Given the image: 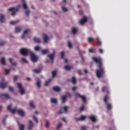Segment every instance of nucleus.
Segmentation results:
<instances>
[{
	"label": "nucleus",
	"instance_id": "64",
	"mask_svg": "<svg viewBox=\"0 0 130 130\" xmlns=\"http://www.w3.org/2000/svg\"><path fill=\"white\" fill-rule=\"evenodd\" d=\"M62 120H63V121H64V122H67V120H66L65 117L62 118Z\"/></svg>",
	"mask_w": 130,
	"mask_h": 130
},
{
	"label": "nucleus",
	"instance_id": "35",
	"mask_svg": "<svg viewBox=\"0 0 130 130\" xmlns=\"http://www.w3.org/2000/svg\"><path fill=\"white\" fill-rule=\"evenodd\" d=\"M51 102L52 103H54L55 104H57V100L55 99H51Z\"/></svg>",
	"mask_w": 130,
	"mask_h": 130
},
{
	"label": "nucleus",
	"instance_id": "4",
	"mask_svg": "<svg viewBox=\"0 0 130 130\" xmlns=\"http://www.w3.org/2000/svg\"><path fill=\"white\" fill-rule=\"evenodd\" d=\"M17 87L19 90V93L21 95H24L25 94V89L22 87V84L20 83H17Z\"/></svg>",
	"mask_w": 130,
	"mask_h": 130
},
{
	"label": "nucleus",
	"instance_id": "34",
	"mask_svg": "<svg viewBox=\"0 0 130 130\" xmlns=\"http://www.w3.org/2000/svg\"><path fill=\"white\" fill-rule=\"evenodd\" d=\"M48 53V50L45 49V50H43L42 51V54L43 55H44V54H46V53Z\"/></svg>",
	"mask_w": 130,
	"mask_h": 130
},
{
	"label": "nucleus",
	"instance_id": "56",
	"mask_svg": "<svg viewBox=\"0 0 130 130\" xmlns=\"http://www.w3.org/2000/svg\"><path fill=\"white\" fill-rule=\"evenodd\" d=\"M21 59H22V61H23V62H25V63H28V61H27V60H26V59L22 58Z\"/></svg>",
	"mask_w": 130,
	"mask_h": 130
},
{
	"label": "nucleus",
	"instance_id": "49",
	"mask_svg": "<svg viewBox=\"0 0 130 130\" xmlns=\"http://www.w3.org/2000/svg\"><path fill=\"white\" fill-rule=\"evenodd\" d=\"M60 55L62 59H63V57H64V52H61L60 53Z\"/></svg>",
	"mask_w": 130,
	"mask_h": 130
},
{
	"label": "nucleus",
	"instance_id": "27",
	"mask_svg": "<svg viewBox=\"0 0 130 130\" xmlns=\"http://www.w3.org/2000/svg\"><path fill=\"white\" fill-rule=\"evenodd\" d=\"M29 106L31 107V108L35 109V106H34V102H33V101L29 102Z\"/></svg>",
	"mask_w": 130,
	"mask_h": 130
},
{
	"label": "nucleus",
	"instance_id": "28",
	"mask_svg": "<svg viewBox=\"0 0 130 130\" xmlns=\"http://www.w3.org/2000/svg\"><path fill=\"white\" fill-rule=\"evenodd\" d=\"M34 41H35V42H36V43H40L41 41H40V39L38 38H36L35 37L34 38Z\"/></svg>",
	"mask_w": 130,
	"mask_h": 130
},
{
	"label": "nucleus",
	"instance_id": "11",
	"mask_svg": "<svg viewBox=\"0 0 130 130\" xmlns=\"http://www.w3.org/2000/svg\"><path fill=\"white\" fill-rule=\"evenodd\" d=\"M0 98H5V99H10L11 97L8 93H1L0 94Z\"/></svg>",
	"mask_w": 130,
	"mask_h": 130
},
{
	"label": "nucleus",
	"instance_id": "42",
	"mask_svg": "<svg viewBox=\"0 0 130 130\" xmlns=\"http://www.w3.org/2000/svg\"><path fill=\"white\" fill-rule=\"evenodd\" d=\"M52 75L53 78H55V76H56V71H52Z\"/></svg>",
	"mask_w": 130,
	"mask_h": 130
},
{
	"label": "nucleus",
	"instance_id": "38",
	"mask_svg": "<svg viewBox=\"0 0 130 130\" xmlns=\"http://www.w3.org/2000/svg\"><path fill=\"white\" fill-rule=\"evenodd\" d=\"M19 22V20H16V21H11L10 22V24H11V25H15L16 24H17V23H18Z\"/></svg>",
	"mask_w": 130,
	"mask_h": 130
},
{
	"label": "nucleus",
	"instance_id": "1",
	"mask_svg": "<svg viewBox=\"0 0 130 130\" xmlns=\"http://www.w3.org/2000/svg\"><path fill=\"white\" fill-rule=\"evenodd\" d=\"M92 60L95 62V63H99V69L95 71V74L97 78L100 79L104 77L105 74V70L102 66V59L100 57L96 58V57H92Z\"/></svg>",
	"mask_w": 130,
	"mask_h": 130
},
{
	"label": "nucleus",
	"instance_id": "3",
	"mask_svg": "<svg viewBox=\"0 0 130 130\" xmlns=\"http://www.w3.org/2000/svg\"><path fill=\"white\" fill-rule=\"evenodd\" d=\"M28 52L29 50L24 48H21L20 50V53L21 54V55H23V56H27Z\"/></svg>",
	"mask_w": 130,
	"mask_h": 130
},
{
	"label": "nucleus",
	"instance_id": "16",
	"mask_svg": "<svg viewBox=\"0 0 130 130\" xmlns=\"http://www.w3.org/2000/svg\"><path fill=\"white\" fill-rule=\"evenodd\" d=\"M102 91V92H106L107 94H109V90L107 86H103Z\"/></svg>",
	"mask_w": 130,
	"mask_h": 130
},
{
	"label": "nucleus",
	"instance_id": "46",
	"mask_svg": "<svg viewBox=\"0 0 130 130\" xmlns=\"http://www.w3.org/2000/svg\"><path fill=\"white\" fill-rule=\"evenodd\" d=\"M93 40H94L93 38H88V39H87V41H88V43H90L91 42V41H93Z\"/></svg>",
	"mask_w": 130,
	"mask_h": 130
},
{
	"label": "nucleus",
	"instance_id": "22",
	"mask_svg": "<svg viewBox=\"0 0 130 130\" xmlns=\"http://www.w3.org/2000/svg\"><path fill=\"white\" fill-rule=\"evenodd\" d=\"M41 71H42V69L41 68L33 70V72H34V73H35L36 74H40V73H41Z\"/></svg>",
	"mask_w": 130,
	"mask_h": 130
},
{
	"label": "nucleus",
	"instance_id": "39",
	"mask_svg": "<svg viewBox=\"0 0 130 130\" xmlns=\"http://www.w3.org/2000/svg\"><path fill=\"white\" fill-rule=\"evenodd\" d=\"M72 33L74 35L77 33V28L76 27H73L72 28Z\"/></svg>",
	"mask_w": 130,
	"mask_h": 130
},
{
	"label": "nucleus",
	"instance_id": "50",
	"mask_svg": "<svg viewBox=\"0 0 130 130\" xmlns=\"http://www.w3.org/2000/svg\"><path fill=\"white\" fill-rule=\"evenodd\" d=\"M4 71L5 72L6 75H9V74H10V70L7 69H4Z\"/></svg>",
	"mask_w": 130,
	"mask_h": 130
},
{
	"label": "nucleus",
	"instance_id": "47",
	"mask_svg": "<svg viewBox=\"0 0 130 130\" xmlns=\"http://www.w3.org/2000/svg\"><path fill=\"white\" fill-rule=\"evenodd\" d=\"M33 119L34 120H35V121H36V123H38V119L36 118V117L35 116H33Z\"/></svg>",
	"mask_w": 130,
	"mask_h": 130
},
{
	"label": "nucleus",
	"instance_id": "58",
	"mask_svg": "<svg viewBox=\"0 0 130 130\" xmlns=\"http://www.w3.org/2000/svg\"><path fill=\"white\" fill-rule=\"evenodd\" d=\"M17 80H18V76H15L14 77V82H16V81H17Z\"/></svg>",
	"mask_w": 130,
	"mask_h": 130
},
{
	"label": "nucleus",
	"instance_id": "36",
	"mask_svg": "<svg viewBox=\"0 0 130 130\" xmlns=\"http://www.w3.org/2000/svg\"><path fill=\"white\" fill-rule=\"evenodd\" d=\"M1 62H2V64H3V66L6 65V60H5V57H2L1 58Z\"/></svg>",
	"mask_w": 130,
	"mask_h": 130
},
{
	"label": "nucleus",
	"instance_id": "51",
	"mask_svg": "<svg viewBox=\"0 0 130 130\" xmlns=\"http://www.w3.org/2000/svg\"><path fill=\"white\" fill-rule=\"evenodd\" d=\"M65 96H66V98L67 97H69V98H71V97H72V94H71V93H70L69 92H67Z\"/></svg>",
	"mask_w": 130,
	"mask_h": 130
},
{
	"label": "nucleus",
	"instance_id": "15",
	"mask_svg": "<svg viewBox=\"0 0 130 130\" xmlns=\"http://www.w3.org/2000/svg\"><path fill=\"white\" fill-rule=\"evenodd\" d=\"M85 119H86V116H84V115H81L80 116V118H75V120H76V121H80V120L83 121V120H85Z\"/></svg>",
	"mask_w": 130,
	"mask_h": 130
},
{
	"label": "nucleus",
	"instance_id": "44",
	"mask_svg": "<svg viewBox=\"0 0 130 130\" xmlns=\"http://www.w3.org/2000/svg\"><path fill=\"white\" fill-rule=\"evenodd\" d=\"M68 108H69L68 107V106H64L63 107V110H64L65 113H67V112H68Z\"/></svg>",
	"mask_w": 130,
	"mask_h": 130
},
{
	"label": "nucleus",
	"instance_id": "37",
	"mask_svg": "<svg viewBox=\"0 0 130 130\" xmlns=\"http://www.w3.org/2000/svg\"><path fill=\"white\" fill-rule=\"evenodd\" d=\"M72 82L73 83V84H76V83H77V80H76L75 77H73L72 78Z\"/></svg>",
	"mask_w": 130,
	"mask_h": 130
},
{
	"label": "nucleus",
	"instance_id": "45",
	"mask_svg": "<svg viewBox=\"0 0 130 130\" xmlns=\"http://www.w3.org/2000/svg\"><path fill=\"white\" fill-rule=\"evenodd\" d=\"M35 50L36 51H39V50H40V47L37 46L35 47Z\"/></svg>",
	"mask_w": 130,
	"mask_h": 130
},
{
	"label": "nucleus",
	"instance_id": "17",
	"mask_svg": "<svg viewBox=\"0 0 130 130\" xmlns=\"http://www.w3.org/2000/svg\"><path fill=\"white\" fill-rule=\"evenodd\" d=\"M34 126V124H33V122L31 120L29 121V125H28V129L31 130Z\"/></svg>",
	"mask_w": 130,
	"mask_h": 130
},
{
	"label": "nucleus",
	"instance_id": "53",
	"mask_svg": "<svg viewBox=\"0 0 130 130\" xmlns=\"http://www.w3.org/2000/svg\"><path fill=\"white\" fill-rule=\"evenodd\" d=\"M62 124L61 123H60L57 126V129H59L60 127H61Z\"/></svg>",
	"mask_w": 130,
	"mask_h": 130
},
{
	"label": "nucleus",
	"instance_id": "62",
	"mask_svg": "<svg viewBox=\"0 0 130 130\" xmlns=\"http://www.w3.org/2000/svg\"><path fill=\"white\" fill-rule=\"evenodd\" d=\"M76 89H77V87H76V86L73 87L72 88V90L73 91H75V90H76Z\"/></svg>",
	"mask_w": 130,
	"mask_h": 130
},
{
	"label": "nucleus",
	"instance_id": "60",
	"mask_svg": "<svg viewBox=\"0 0 130 130\" xmlns=\"http://www.w3.org/2000/svg\"><path fill=\"white\" fill-rule=\"evenodd\" d=\"M78 75H83V74H82V72H81V70H79L78 71Z\"/></svg>",
	"mask_w": 130,
	"mask_h": 130
},
{
	"label": "nucleus",
	"instance_id": "5",
	"mask_svg": "<svg viewBox=\"0 0 130 130\" xmlns=\"http://www.w3.org/2000/svg\"><path fill=\"white\" fill-rule=\"evenodd\" d=\"M30 58L32 62H37V60H38V57H37V56H36V55H35V54H34V53H31Z\"/></svg>",
	"mask_w": 130,
	"mask_h": 130
},
{
	"label": "nucleus",
	"instance_id": "24",
	"mask_svg": "<svg viewBox=\"0 0 130 130\" xmlns=\"http://www.w3.org/2000/svg\"><path fill=\"white\" fill-rule=\"evenodd\" d=\"M9 61L13 67H16V66H17V62H15L13 63V58H9Z\"/></svg>",
	"mask_w": 130,
	"mask_h": 130
},
{
	"label": "nucleus",
	"instance_id": "18",
	"mask_svg": "<svg viewBox=\"0 0 130 130\" xmlns=\"http://www.w3.org/2000/svg\"><path fill=\"white\" fill-rule=\"evenodd\" d=\"M22 2L23 3L22 7L24 10H27L28 9V6H27V4H26V2L25 0H22Z\"/></svg>",
	"mask_w": 130,
	"mask_h": 130
},
{
	"label": "nucleus",
	"instance_id": "26",
	"mask_svg": "<svg viewBox=\"0 0 130 130\" xmlns=\"http://www.w3.org/2000/svg\"><path fill=\"white\" fill-rule=\"evenodd\" d=\"M15 33H19L21 32V30H22V28L21 27H15Z\"/></svg>",
	"mask_w": 130,
	"mask_h": 130
},
{
	"label": "nucleus",
	"instance_id": "52",
	"mask_svg": "<svg viewBox=\"0 0 130 130\" xmlns=\"http://www.w3.org/2000/svg\"><path fill=\"white\" fill-rule=\"evenodd\" d=\"M9 91H10V92H13L14 91V88L12 87L9 86Z\"/></svg>",
	"mask_w": 130,
	"mask_h": 130
},
{
	"label": "nucleus",
	"instance_id": "33",
	"mask_svg": "<svg viewBox=\"0 0 130 130\" xmlns=\"http://www.w3.org/2000/svg\"><path fill=\"white\" fill-rule=\"evenodd\" d=\"M89 52H90V53H95L96 52V51L95 50V49H89L88 50Z\"/></svg>",
	"mask_w": 130,
	"mask_h": 130
},
{
	"label": "nucleus",
	"instance_id": "59",
	"mask_svg": "<svg viewBox=\"0 0 130 130\" xmlns=\"http://www.w3.org/2000/svg\"><path fill=\"white\" fill-rule=\"evenodd\" d=\"M85 109V108L84 107V106L82 105L80 109V111H83V110H84V109Z\"/></svg>",
	"mask_w": 130,
	"mask_h": 130
},
{
	"label": "nucleus",
	"instance_id": "20",
	"mask_svg": "<svg viewBox=\"0 0 130 130\" xmlns=\"http://www.w3.org/2000/svg\"><path fill=\"white\" fill-rule=\"evenodd\" d=\"M17 124L19 125V130H24V129L25 128H24V125L23 124H20L19 121H17Z\"/></svg>",
	"mask_w": 130,
	"mask_h": 130
},
{
	"label": "nucleus",
	"instance_id": "14",
	"mask_svg": "<svg viewBox=\"0 0 130 130\" xmlns=\"http://www.w3.org/2000/svg\"><path fill=\"white\" fill-rule=\"evenodd\" d=\"M17 112L20 115V116H25V113L24 112V111L21 109H18L17 110Z\"/></svg>",
	"mask_w": 130,
	"mask_h": 130
},
{
	"label": "nucleus",
	"instance_id": "31",
	"mask_svg": "<svg viewBox=\"0 0 130 130\" xmlns=\"http://www.w3.org/2000/svg\"><path fill=\"white\" fill-rule=\"evenodd\" d=\"M67 99V96L66 95H63L61 96V101H62V103L63 104L64 102H66V100Z\"/></svg>",
	"mask_w": 130,
	"mask_h": 130
},
{
	"label": "nucleus",
	"instance_id": "8",
	"mask_svg": "<svg viewBox=\"0 0 130 130\" xmlns=\"http://www.w3.org/2000/svg\"><path fill=\"white\" fill-rule=\"evenodd\" d=\"M76 95L78 96L79 98L81 99V100L83 101L84 103H86V102H87V99L86 98V96H85V95H82L78 93H76Z\"/></svg>",
	"mask_w": 130,
	"mask_h": 130
},
{
	"label": "nucleus",
	"instance_id": "13",
	"mask_svg": "<svg viewBox=\"0 0 130 130\" xmlns=\"http://www.w3.org/2000/svg\"><path fill=\"white\" fill-rule=\"evenodd\" d=\"M88 118L90 119L92 122H96V121H97V118H96V116L93 115H91L88 116Z\"/></svg>",
	"mask_w": 130,
	"mask_h": 130
},
{
	"label": "nucleus",
	"instance_id": "63",
	"mask_svg": "<svg viewBox=\"0 0 130 130\" xmlns=\"http://www.w3.org/2000/svg\"><path fill=\"white\" fill-rule=\"evenodd\" d=\"M99 52L100 53H103V50H102V49H99Z\"/></svg>",
	"mask_w": 130,
	"mask_h": 130
},
{
	"label": "nucleus",
	"instance_id": "6",
	"mask_svg": "<svg viewBox=\"0 0 130 130\" xmlns=\"http://www.w3.org/2000/svg\"><path fill=\"white\" fill-rule=\"evenodd\" d=\"M19 9L15 8H11L8 9L9 12H12L11 13L12 16H15L16 15V12H18Z\"/></svg>",
	"mask_w": 130,
	"mask_h": 130
},
{
	"label": "nucleus",
	"instance_id": "55",
	"mask_svg": "<svg viewBox=\"0 0 130 130\" xmlns=\"http://www.w3.org/2000/svg\"><path fill=\"white\" fill-rule=\"evenodd\" d=\"M62 10L63 12H67L68 11V9H67L66 7H62Z\"/></svg>",
	"mask_w": 130,
	"mask_h": 130
},
{
	"label": "nucleus",
	"instance_id": "7",
	"mask_svg": "<svg viewBox=\"0 0 130 130\" xmlns=\"http://www.w3.org/2000/svg\"><path fill=\"white\" fill-rule=\"evenodd\" d=\"M2 80L3 82H0V88L2 89H5V88H6L8 85V82L4 81V78L2 79Z\"/></svg>",
	"mask_w": 130,
	"mask_h": 130
},
{
	"label": "nucleus",
	"instance_id": "61",
	"mask_svg": "<svg viewBox=\"0 0 130 130\" xmlns=\"http://www.w3.org/2000/svg\"><path fill=\"white\" fill-rule=\"evenodd\" d=\"M5 43L4 42H2L1 43H0V46H4V45H5Z\"/></svg>",
	"mask_w": 130,
	"mask_h": 130
},
{
	"label": "nucleus",
	"instance_id": "23",
	"mask_svg": "<svg viewBox=\"0 0 130 130\" xmlns=\"http://www.w3.org/2000/svg\"><path fill=\"white\" fill-rule=\"evenodd\" d=\"M0 22L1 23L5 22V15L4 14H1L0 17Z\"/></svg>",
	"mask_w": 130,
	"mask_h": 130
},
{
	"label": "nucleus",
	"instance_id": "41",
	"mask_svg": "<svg viewBox=\"0 0 130 130\" xmlns=\"http://www.w3.org/2000/svg\"><path fill=\"white\" fill-rule=\"evenodd\" d=\"M49 126V121L46 120V127L47 128Z\"/></svg>",
	"mask_w": 130,
	"mask_h": 130
},
{
	"label": "nucleus",
	"instance_id": "12",
	"mask_svg": "<svg viewBox=\"0 0 130 130\" xmlns=\"http://www.w3.org/2000/svg\"><path fill=\"white\" fill-rule=\"evenodd\" d=\"M88 21V18L86 16H84L83 18L80 21V25H84L85 23Z\"/></svg>",
	"mask_w": 130,
	"mask_h": 130
},
{
	"label": "nucleus",
	"instance_id": "32",
	"mask_svg": "<svg viewBox=\"0 0 130 130\" xmlns=\"http://www.w3.org/2000/svg\"><path fill=\"white\" fill-rule=\"evenodd\" d=\"M8 115H6L5 117L3 118V124H4V125H6V119L8 118Z\"/></svg>",
	"mask_w": 130,
	"mask_h": 130
},
{
	"label": "nucleus",
	"instance_id": "48",
	"mask_svg": "<svg viewBox=\"0 0 130 130\" xmlns=\"http://www.w3.org/2000/svg\"><path fill=\"white\" fill-rule=\"evenodd\" d=\"M68 47L69 48H72L73 47V46L72 45V43L69 41H68Z\"/></svg>",
	"mask_w": 130,
	"mask_h": 130
},
{
	"label": "nucleus",
	"instance_id": "2",
	"mask_svg": "<svg viewBox=\"0 0 130 130\" xmlns=\"http://www.w3.org/2000/svg\"><path fill=\"white\" fill-rule=\"evenodd\" d=\"M107 99H108V95H106L105 96V98L104 99V103L106 104L107 109L108 110H111V109H112V105H111V104L107 102Z\"/></svg>",
	"mask_w": 130,
	"mask_h": 130
},
{
	"label": "nucleus",
	"instance_id": "43",
	"mask_svg": "<svg viewBox=\"0 0 130 130\" xmlns=\"http://www.w3.org/2000/svg\"><path fill=\"white\" fill-rule=\"evenodd\" d=\"M25 14L26 16H29V14H30V10H25Z\"/></svg>",
	"mask_w": 130,
	"mask_h": 130
},
{
	"label": "nucleus",
	"instance_id": "30",
	"mask_svg": "<svg viewBox=\"0 0 130 130\" xmlns=\"http://www.w3.org/2000/svg\"><path fill=\"white\" fill-rule=\"evenodd\" d=\"M51 81H52V78H50L48 80V81H46L45 83V86H47L48 85H49V83H50V82H51Z\"/></svg>",
	"mask_w": 130,
	"mask_h": 130
},
{
	"label": "nucleus",
	"instance_id": "40",
	"mask_svg": "<svg viewBox=\"0 0 130 130\" xmlns=\"http://www.w3.org/2000/svg\"><path fill=\"white\" fill-rule=\"evenodd\" d=\"M96 40L98 41L96 44H98V45H101V42L100 41V39L99 37L96 38Z\"/></svg>",
	"mask_w": 130,
	"mask_h": 130
},
{
	"label": "nucleus",
	"instance_id": "19",
	"mask_svg": "<svg viewBox=\"0 0 130 130\" xmlns=\"http://www.w3.org/2000/svg\"><path fill=\"white\" fill-rule=\"evenodd\" d=\"M37 86L38 87L40 88L41 86V81H40V79H39V78H37Z\"/></svg>",
	"mask_w": 130,
	"mask_h": 130
},
{
	"label": "nucleus",
	"instance_id": "29",
	"mask_svg": "<svg viewBox=\"0 0 130 130\" xmlns=\"http://www.w3.org/2000/svg\"><path fill=\"white\" fill-rule=\"evenodd\" d=\"M53 90H54V91H56V92H59V91H60V88H59L58 86H55L53 88Z\"/></svg>",
	"mask_w": 130,
	"mask_h": 130
},
{
	"label": "nucleus",
	"instance_id": "25",
	"mask_svg": "<svg viewBox=\"0 0 130 130\" xmlns=\"http://www.w3.org/2000/svg\"><path fill=\"white\" fill-rule=\"evenodd\" d=\"M44 42L45 43H47L48 42V37L47 35L44 34Z\"/></svg>",
	"mask_w": 130,
	"mask_h": 130
},
{
	"label": "nucleus",
	"instance_id": "10",
	"mask_svg": "<svg viewBox=\"0 0 130 130\" xmlns=\"http://www.w3.org/2000/svg\"><path fill=\"white\" fill-rule=\"evenodd\" d=\"M54 54H55V52L53 51L52 54H50L48 55V57L50 58L51 61V63H53V58H54Z\"/></svg>",
	"mask_w": 130,
	"mask_h": 130
},
{
	"label": "nucleus",
	"instance_id": "9",
	"mask_svg": "<svg viewBox=\"0 0 130 130\" xmlns=\"http://www.w3.org/2000/svg\"><path fill=\"white\" fill-rule=\"evenodd\" d=\"M7 109L9 110V111H11L12 113H15L16 111L17 112V107H16L14 109H12V105H10L7 107Z\"/></svg>",
	"mask_w": 130,
	"mask_h": 130
},
{
	"label": "nucleus",
	"instance_id": "57",
	"mask_svg": "<svg viewBox=\"0 0 130 130\" xmlns=\"http://www.w3.org/2000/svg\"><path fill=\"white\" fill-rule=\"evenodd\" d=\"M81 130H87L86 129V126H81Z\"/></svg>",
	"mask_w": 130,
	"mask_h": 130
},
{
	"label": "nucleus",
	"instance_id": "21",
	"mask_svg": "<svg viewBox=\"0 0 130 130\" xmlns=\"http://www.w3.org/2000/svg\"><path fill=\"white\" fill-rule=\"evenodd\" d=\"M64 69L66 71H71L73 69V67L69 65H66L64 66Z\"/></svg>",
	"mask_w": 130,
	"mask_h": 130
},
{
	"label": "nucleus",
	"instance_id": "54",
	"mask_svg": "<svg viewBox=\"0 0 130 130\" xmlns=\"http://www.w3.org/2000/svg\"><path fill=\"white\" fill-rule=\"evenodd\" d=\"M29 29H27L24 30V31H23V34H27L28 33V32H29Z\"/></svg>",
	"mask_w": 130,
	"mask_h": 130
}]
</instances>
